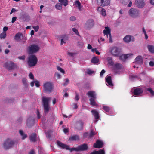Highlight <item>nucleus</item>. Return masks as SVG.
Segmentation results:
<instances>
[{"label": "nucleus", "mask_w": 154, "mask_h": 154, "mask_svg": "<svg viewBox=\"0 0 154 154\" xmlns=\"http://www.w3.org/2000/svg\"><path fill=\"white\" fill-rule=\"evenodd\" d=\"M111 54L114 56H120L119 59L123 61L129 57H131L133 55L132 53L122 54V52L121 49H111L110 51Z\"/></svg>", "instance_id": "f257e3e1"}, {"label": "nucleus", "mask_w": 154, "mask_h": 154, "mask_svg": "<svg viewBox=\"0 0 154 154\" xmlns=\"http://www.w3.org/2000/svg\"><path fill=\"white\" fill-rule=\"evenodd\" d=\"M87 94L88 97H91L89 99L90 104L91 105L97 106L98 104L95 101V99L97 98L95 92L90 91L88 92Z\"/></svg>", "instance_id": "f03ea898"}, {"label": "nucleus", "mask_w": 154, "mask_h": 154, "mask_svg": "<svg viewBox=\"0 0 154 154\" xmlns=\"http://www.w3.org/2000/svg\"><path fill=\"white\" fill-rule=\"evenodd\" d=\"M37 58L34 55H30L27 58V64L30 67L35 66L37 64Z\"/></svg>", "instance_id": "7ed1b4c3"}, {"label": "nucleus", "mask_w": 154, "mask_h": 154, "mask_svg": "<svg viewBox=\"0 0 154 154\" xmlns=\"http://www.w3.org/2000/svg\"><path fill=\"white\" fill-rule=\"evenodd\" d=\"M43 87V91L45 93H50L53 91V84L51 82H46L44 83Z\"/></svg>", "instance_id": "20e7f679"}, {"label": "nucleus", "mask_w": 154, "mask_h": 154, "mask_svg": "<svg viewBox=\"0 0 154 154\" xmlns=\"http://www.w3.org/2000/svg\"><path fill=\"white\" fill-rule=\"evenodd\" d=\"M51 100V98L49 97H43L42 98V102L44 107V111L45 113H48L49 111L50 107L49 102Z\"/></svg>", "instance_id": "39448f33"}, {"label": "nucleus", "mask_w": 154, "mask_h": 154, "mask_svg": "<svg viewBox=\"0 0 154 154\" xmlns=\"http://www.w3.org/2000/svg\"><path fill=\"white\" fill-rule=\"evenodd\" d=\"M4 67L9 70H12L17 69V65L12 61H9L5 63L4 65Z\"/></svg>", "instance_id": "423d86ee"}, {"label": "nucleus", "mask_w": 154, "mask_h": 154, "mask_svg": "<svg viewBox=\"0 0 154 154\" xmlns=\"http://www.w3.org/2000/svg\"><path fill=\"white\" fill-rule=\"evenodd\" d=\"M128 13L130 16L133 18L138 17L140 14L139 10L134 8L130 9Z\"/></svg>", "instance_id": "0eeeda50"}, {"label": "nucleus", "mask_w": 154, "mask_h": 154, "mask_svg": "<svg viewBox=\"0 0 154 154\" xmlns=\"http://www.w3.org/2000/svg\"><path fill=\"white\" fill-rule=\"evenodd\" d=\"M105 29L103 31L104 35H106L108 38H109V42L112 43V41L111 34L110 29L108 27H105Z\"/></svg>", "instance_id": "6e6552de"}, {"label": "nucleus", "mask_w": 154, "mask_h": 154, "mask_svg": "<svg viewBox=\"0 0 154 154\" xmlns=\"http://www.w3.org/2000/svg\"><path fill=\"white\" fill-rule=\"evenodd\" d=\"M14 143V142L12 140L8 139L5 141L3 145L4 148L7 149L12 147Z\"/></svg>", "instance_id": "1a4fd4ad"}, {"label": "nucleus", "mask_w": 154, "mask_h": 154, "mask_svg": "<svg viewBox=\"0 0 154 154\" xmlns=\"http://www.w3.org/2000/svg\"><path fill=\"white\" fill-rule=\"evenodd\" d=\"M94 25V21L93 19H90L86 22L85 25L86 28L89 29L91 28Z\"/></svg>", "instance_id": "9d476101"}, {"label": "nucleus", "mask_w": 154, "mask_h": 154, "mask_svg": "<svg viewBox=\"0 0 154 154\" xmlns=\"http://www.w3.org/2000/svg\"><path fill=\"white\" fill-rule=\"evenodd\" d=\"M98 5L103 7L108 5L110 4L109 0H97Z\"/></svg>", "instance_id": "9b49d317"}, {"label": "nucleus", "mask_w": 154, "mask_h": 154, "mask_svg": "<svg viewBox=\"0 0 154 154\" xmlns=\"http://www.w3.org/2000/svg\"><path fill=\"white\" fill-rule=\"evenodd\" d=\"M77 147L78 151H85L87 150L88 148V145L86 143L81 144L78 146Z\"/></svg>", "instance_id": "f8f14e48"}, {"label": "nucleus", "mask_w": 154, "mask_h": 154, "mask_svg": "<svg viewBox=\"0 0 154 154\" xmlns=\"http://www.w3.org/2000/svg\"><path fill=\"white\" fill-rule=\"evenodd\" d=\"M123 40L126 43H129L131 41H134L135 39L133 36L130 35H127L123 38Z\"/></svg>", "instance_id": "ddd939ff"}, {"label": "nucleus", "mask_w": 154, "mask_h": 154, "mask_svg": "<svg viewBox=\"0 0 154 154\" xmlns=\"http://www.w3.org/2000/svg\"><path fill=\"white\" fill-rule=\"evenodd\" d=\"M143 91V90L142 88H137L134 89L133 91V94L134 96H140Z\"/></svg>", "instance_id": "4468645a"}, {"label": "nucleus", "mask_w": 154, "mask_h": 154, "mask_svg": "<svg viewBox=\"0 0 154 154\" xmlns=\"http://www.w3.org/2000/svg\"><path fill=\"white\" fill-rule=\"evenodd\" d=\"M103 143L101 141L98 140L93 145L94 147L95 148H100L103 147Z\"/></svg>", "instance_id": "2eb2a0df"}, {"label": "nucleus", "mask_w": 154, "mask_h": 154, "mask_svg": "<svg viewBox=\"0 0 154 154\" xmlns=\"http://www.w3.org/2000/svg\"><path fill=\"white\" fill-rule=\"evenodd\" d=\"M135 4L139 8H142L145 5L144 0H135Z\"/></svg>", "instance_id": "dca6fc26"}, {"label": "nucleus", "mask_w": 154, "mask_h": 154, "mask_svg": "<svg viewBox=\"0 0 154 154\" xmlns=\"http://www.w3.org/2000/svg\"><path fill=\"white\" fill-rule=\"evenodd\" d=\"M135 63L138 64H142L143 63V57L141 56H138L135 59Z\"/></svg>", "instance_id": "f3484780"}, {"label": "nucleus", "mask_w": 154, "mask_h": 154, "mask_svg": "<svg viewBox=\"0 0 154 154\" xmlns=\"http://www.w3.org/2000/svg\"><path fill=\"white\" fill-rule=\"evenodd\" d=\"M106 83H107V85L109 86L110 88H112L113 86L112 83L111 77L110 76H109L107 77L106 81Z\"/></svg>", "instance_id": "a211bd4d"}, {"label": "nucleus", "mask_w": 154, "mask_h": 154, "mask_svg": "<svg viewBox=\"0 0 154 154\" xmlns=\"http://www.w3.org/2000/svg\"><path fill=\"white\" fill-rule=\"evenodd\" d=\"M57 144L58 146L62 149H65L66 150H68L69 149L68 146L65 144L59 141H57Z\"/></svg>", "instance_id": "6ab92c4d"}, {"label": "nucleus", "mask_w": 154, "mask_h": 154, "mask_svg": "<svg viewBox=\"0 0 154 154\" xmlns=\"http://www.w3.org/2000/svg\"><path fill=\"white\" fill-rule=\"evenodd\" d=\"M91 112L92 113L95 119L96 120L98 119L99 118V115L98 112L95 110H92L91 111Z\"/></svg>", "instance_id": "aec40b11"}, {"label": "nucleus", "mask_w": 154, "mask_h": 154, "mask_svg": "<svg viewBox=\"0 0 154 154\" xmlns=\"http://www.w3.org/2000/svg\"><path fill=\"white\" fill-rule=\"evenodd\" d=\"M79 139V136L77 135H75L71 136L69 138V141H76Z\"/></svg>", "instance_id": "412c9836"}, {"label": "nucleus", "mask_w": 154, "mask_h": 154, "mask_svg": "<svg viewBox=\"0 0 154 154\" xmlns=\"http://www.w3.org/2000/svg\"><path fill=\"white\" fill-rule=\"evenodd\" d=\"M97 10L98 11H101V14L103 16H104L106 15V11L103 8L101 7H99L98 8Z\"/></svg>", "instance_id": "4be33fe9"}, {"label": "nucleus", "mask_w": 154, "mask_h": 154, "mask_svg": "<svg viewBox=\"0 0 154 154\" xmlns=\"http://www.w3.org/2000/svg\"><path fill=\"white\" fill-rule=\"evenodd\" d=\"M39 49H29L28 52L29 54H32L37 52Z\"/></svg>", "instance_id": "5701e85b"}, {"label": "nucleus", "mask_w": 154, "mask_h": 154, "mask_svg": "<svg viewBox=\"0 0 154 154\" xmlns=\"http://www.w3.org/2000/svg\"><path fill=\"white\" fill-rule=\"evenodd\" d=\"M30 138L32 141L35 142L36 140V134L33 133L31 134L30 137Z\"/></svg>", "instance_id": "b1692460"}, {"label": "nucleus", "mask_w": 154, "mask_h": 154, "mask_svg": "<svg viewBox=\"0 0 154 154\" xmlns=\"http://www.w3.org/2000/svg\"><path fill=\"white\" fill-rule=\"evenodd\" d=\"M78 126L77 128L79 130H81L83 128L84 123L81 120L78 122Z\"/></svg>", "instance_id": "393cba45"}, {"label": "nucleus", "mask_w": 154, "mask_h": 154, "mask_svg": "<svg viewBox=\"0 0 154 154\" xmlns=\"http://www.w3.org/2000/svg\"><path fill=\"white\" fill-rule=\"evenodd\" d=\"M60 3L66 6L68 4V0H58Z\"/></svg>", "instance_id": "a878e982"}, {"label": "nucleus", "mask_w": 154, "mask_h": 154, "mask_svg": "<svg viewBox=\"0 0 154 154\" xmlns=\"http://www.w3.org/2000/svg\"><path fill=\"white\" fill-rule=\"evenodd\" d=\"M98 58L96 57H93L91 60V62L94 64L97 63L99 62Z\"/></svg>", "instance_id": "bb28decb"}, {"label": "nucleus", "mask_w": 154, "mask_h": 154, "mask_svg": "<svg viewBox=\"0 0 154 154\" xmlns=\"http://www.w3.org/2000/svg\"><path fill=\"white\" fill-rule=\"evenodd\" d=\"M19 132L22 136V140H24L27 137V135L24 134L22 130H20L19 131Z\"/></svg>", "instance_id": "cd10ccee"}, {"label": "nucleus", "mask_w": 154, "mask_h": 154, "mask_svg": "<svg viewBox=\"0 0 154 154\" xmlns=\"http://www.w3.org/2000/svg\"><path fill=\"white\" fill-rule=\"evenodd\" d=\"M52 133V132L50 130H49L47 132L46 137L48 139H50L51 138Z\"/></svg>", "instance_id": "c85d7f7f"}, {"label": "nucleus", "mask_w": 154, "mask_h": 154, "mask_svg": "<svg viewBox=\"0 0 154 154\" xmlns=\"http://www.w3.org/2000/svg\"><path fill=\"white\" fill-rule=\"evenodd\" d=\"M75 4L76 7H77L80 10L81 8V7L80 2L78 1H76L75 2Z\"/></svg>", "instance_id": "c756f323"}, {"label": "nucleus", "mask_w": 154, "mask_h": 154, "mask_svg": "<svg viewBox=\"0 0 154 154\" xmlns=\"http://www.w3.org/2000/svg\"><path fill=\"white\" fill-rule=\"evenodd\" d=\"M62 5L60 3H57L55 5L56 8L58 10H60L62 9Z\"/></svg>", "instance_id": "7c9ffc66"}, {"label": "nucleus", "mask_w": 154, "mask_h": 154, "mask_svg": "<svg viewBox=\"0 0 154 154\" xmlns=\"http://www.w3.org/2000/svg\"><path fill=\"white\" fill-rule=\"evenodd\" d=\"M122 66L121 64L117 63L115 65L114 67L116 69H120L122 68Z\"/></svg>", "instance_id": "2f4dec72"}, {"label": "nucleus", "mask_w": 154, "mask_h": 154, "mask_svg": "<svg viewBox=\"0 0 154 154\" xmlns=\"http://www.w3.org/2000/svg\"><path fill=\"white\" fill-rule=\"evenodd\" d=\"M78 53L77 52H67V54L70 57H73L74 56L78 54Z\"/></svg>", "instance_id": "473e14b6"}, {"label": "nucleus", "mask_w": 154, "mask_h": 154, "mask_svg": "<svg viewBox=\"0 0 154 154\" xmlns=\"http://www.w3.org/2000/svg\"><path fill=\"white\" fill-rule=\"evenodd\" d=\"M96 133L94 132L93 130H91L89 134V137L91 138L96 134Z\"/></svg>", "instance_id": "72a5a7b5"}, {"label": "nucleus", "mask_w": 154, "mask_h": 154, "mask_svg": "<svg viewBox=\"0 0 154 154\" xmlns=\"http://www.w3.org/2000/svg\"><path fill=\"white\" fill-rule=\"evenodd\" d=\"M108 63L111 65H112L113 64V62L112 61V59L110 57H108L107 58Z\"/></svg>", "instance_id": "f704fd0d"}, {"label": "nucleus", "mask_w": 154, "mask_h": 154, "mask_svg": "<svg viewBox=\"0 0 154 154\" xmlns=\"http://www.w3.org/2000/svg\"><path fill=\"white\" fill-rule=\"evenodd\" d=\"M147 90L150 92L152 96H154V91L151 88H148L147 89Z\"/></svg>", "instance_id": "c9c22d12"}, {"label": "nucleus", "mask_w": 154, "mask_h": 154, "mask_svg": "<svg viewBox=\"0 0 154 154\" xmlns=\"http://www.w3.org/2000/svg\"><path fill=\"white\" fill-rule=\"evenodd\" d=\"M21 35V34L20 33H17L15 36V39L16 40H18L20 38V36Z\"/></svg>", "instance_id": "e433bc0d"}, {"label": "nucleus", "mask_w": 154, "mask_h": 154, "mask_svg": "<svg viewBox=\"0 0 154 154\" xmlns=\"http://www.w3.org/2000/svg\"><path fill=\"white\" fill-rule=\"evenodd\" d=\"M103 109L105 111L107 112H109L110 110V108L109 107L106 106H103Z\"/></svg>", "instance_id": "4c0bfd02"}, {"label": "nucleus", "mask_w": 154, "mask_h": 154, "mask_svg": "<svg viewBox=\"0 0 154 154\" xmlns=\"http://www.w3.org/2000/svg\"><path fill=\"white\" fill-rule=\"evenodd\" d=\"M131 0H120L121 2L124 5H126Z\"/></svg>", "instance_id": "58836bf2"}, {"label": "nucleus", "mask_w": 154, "mask_h": 154, "mask_svg": "<svg viewBox=\"0 0 154 154\" xmlns=\"http://www.w3.org/2000/svg\"><path fill=\"white\" fill-rule=\"evenodd\" d=\"M91 51L92 52H95L98 55H100V53L97 50V49H91Z\"/></svg>", "instance_id": "ea45409f"}, {"label": "nucleus", "mask_w": 154, "mask_h": 154, "mask_svg": "<svg viewBox=\"0 0 154 154\" xmlns=\"http://www.w3.org/2000/svg\"><path fill=\"white\" fill-rule=\"evenodd\" d=\"M97 154H105V152L103 149H100L98 151H97Z\"/></svg>", "instance_id": "a19ab883"}, {"label": "nucleus", "mask_w": 154, "mask_h": 154, "mask_svg": "<svg viewBox=\"0 0 154 154\" xmlns=\"http://www.w3.org/2000/svg\"><path fill=\"white\" fill-rule=\"evenodd\" d=\"M72 30L77 35H78L80 37H81V36H80V35L79 34V33L77 29H75V28H73L72 29Z\"/></svg>", "instance_id": "79ce46f5"}, {"label": "nucleus", "mask_w": 154, "mask_h": 154, "mask_svg": "<svg viewBox=\"0 0 154 154\" xmlns=\"http://www.w3.org/2000/svg\"><path fill=\"white\" fill-rule=\"evenodd\" d=\"M6 33L5 32H4L0 34V37L1 38H5L6 37Z\"/></svg>", "instance_id": "37998d69"}, {"label": "nucleus", "mask_w": 154, "mask_h": 154, "mask_svg": "<svg viewBox=\"0 0 154 154\" xmlns=\"http://www.w3.org/2000/svg\"><path fill=\"white\" fill-rule=\"evenodd\" d=\"M29 48H39V47L37 45L35 44H33L31 45Z\"/></svg>", "instance_id": "c03bdc74"}, {"label": "nucleus", "mask_w": 154, "mask_h": 154, "mask_svg": "<svg viewBox=\"0 0 154 154\" xmlns=\"http://www.w3.org/2000/svg\"><path fill=\"white\" fill-rule=\"evenodd\" d=\"M57 70L60 71V72H61L63 73H64L65 72L64 71V70L61 68L60 67V66H57Z\"/></svg>", "instance_id": "a18cd8bd"}, {"label": "nucleus", "mask_w": 154, "mask_h": 154, "mask_svg": "<svg viewBox=\"0 0 154 154\" xmlns=\"http://www.w3.org/2000/svg\"><path fill=\"white\" fill-rule=\"evenodd\" d=\"M35 84L36 86L37 87H39L40 85L39 84V82L38 81H35Z\"/></svg>", "instance_id": "49530a36"}, {"label": "nucleus", "mask_w": 154, "mask_h": 154, "mask_svg": "<svg viewBox=\"0 0 154 154\" xmlns=\"http://www.w3.org/2000/svg\"><path fill=\"white\" fill-rule=\"evenodd\" d=\"M70 150V152H72V151H78V147L76 148H72L71 149L69 148V149Z\"/></svg>", "instance_id": "de8ad7c7"}, {"label": "nucleus", "mask_w": 154, "mask_h": 154, "mask_svg": "<svg viewBox=\"0 0 154 154\" xmlns=\"http://www.w3.org/2000/svg\"><path fill=\"white\" fill-rule=\"evenodd\" d=\"M65 83L63 84V86H65V85H67L69 82V79L67 78L65 79Z\"/></svg>", "instance_id": "09e8293b"}, {"label": "nucleus", "mask_w": 154, "mask_h": 154, "mask_svg": "<svg viewBox=\"0 0 154 154\" xmlns=\"http://www.w3.org/2000/svg\"><path fill=\"white\" fill-rule=\"evenodd\" d=\"M22 82L24 85H26L27 84L26 79L25 78H23L22 79Z\"/></svg>", "instance_id": "8fccbe9b"}, {"label": "nucleus", "mask_w": 154, "mask_h": 154, "mask_svg": "<svg viewBox=\"0 0 154 154\" xmlns=\"http://www.w3.org/2000/svg\"><path fill=\"white\" fill-rule=\"evenodd\" d=\"M55 76H56L58 79H60L61 78L60 75L57 72L55 73Z\"/></svg>", "instance_id": "3c124183"}, {"label": "nucleus", "mask_w": 154, "mask_h": 154, "mask_svg": "<svg viewBox=\"0 0 154 154\" xmlns=\"http://www.w3.org/2000/svg\"><path fill=\"white\" fill-rule=\"evenodd\" d=\"M105 72V71L104 69H103L101 71L100 74V77H103V74Z\"/></svg>", "instance_id": "603ef678"}, {"label": "nucleus", "mask_w": 154, "mask_h": 154, "mask_svg": "<svg viewBox=\"0 0 154 154\" xmlns=\"http://www.w3.org/2000/svg\"><path fill=\"white\" fill-rule=\"evenodd\" d=\"M79 99V94L77 93H76V96L74 98L75 100V101H78Z\"/></svg>", "instance_id": "864d4df0"}, {"label": "nucleus", "mask_w": 154, "mask_h": 154, "mask_svg": "<svg viewBox=\"0 0 154 154\" xmlns=\"http://www.w3.org/2000/svg\"><path fill=\"white\" fill-rule=\"evenodd\" d=\"M29 77L31 79L33 80L34 79V76L33 74L32 73H30L29 74Z\"/></svg>", "instance_id": "5fc2aeb1"}, {"label": "nucleus", "mask_w": 154, "mask_h": 154, "mask_svg": "<svg viewBox=\"0 0 154 154\" xmlns=\"http://www.w3.org/2000/svg\"><path fill=\"white\" fill-rule=\"evenodd\" d=\"M33 28L35 30V32H37L39 29V26H36L33 27Z\"/></svg>", "instance_id": "6e6d98bb"}, {"label": "nucleus", "mask_w": 154, "mask_h": 154, "mask_svg": "<svg viewBox=\"0 0 154 154\" xmlns=\"http://www.w3.org/2000/svg\"><path fill=\"white\" fill-rule=\"evenodd\" d=\"M94 72V71H91V70L88 69L87 70V73L88 74H91L93 73Z\"/></svg>", "instance_id": "4d7b16f0"}, {"label": "nucleus", "mask_w": 154, "mask_h": 154, "mask_svg": "<svg viewBox=\"0 0 154 154\" xmlns=\"http://www.w3.org/2000/svg\"><path fill=\"white\" fill-rule=\"evenodd\" d=\"M83 43L82 42H78L77 43V45L79 46V47H83Z\"/></svg>", "instance_id": "13d9d810"}, {"label": "nucleus", "mask_w": 154, "mask_h": 154, "mask_svg": "<svg viewBox=\"0 0 154 154\" xmlns=\"http://www.w3.org/2000/svg\"><path fill=\"white\" fill-rule=\"evenodd\" d=\"M137 76L136 75H130V79H132L134 78H137Z\"/></svg>", "instance_id": "bf43d9fd"}, {"label": "nucleus", "mask_w": 154, "mask_h": 154, "mask_svg": "<svg viewBox=\"0 0 154 154\" xmlns=\"http://www.w3.org/2000/svg\"><path fill=\"white\" fill-rule=\"evenodd\" d=\"M37 118L38 119H40L41 117L40 113L38 110V109L37 110Z\"/></svg>", "instance_id": "052dcab7"}, {"label": "nucleus", "mask_w": 154, "mask_h": 154, "mask_svg": "<svg viewBox=\"0 0 154 154\" xmlns=\"http://www.w3.org/2000/svg\"><path fill=\"white\" fill-rule=\"evenodd\" d=\"M25 57L24 55L22 56H19L18 57V58L22 60H24L25 59Z\"/></svg>", "instance_id": "680f3d73"}, {"label": "nucleus", "mask_w": 154, "mask_h": 154, "mask_svg": "<svg viewBox=\"0 0 154 154\" xmlns=\"http://www.w3.org/2000/svg\"><path fill=\"white\" fill-rule=\"evenodd\" d=\"M70 20L71 21H73L76 20V18L74 16H72L70 17Z\"/></svg>", "instance_id": "e2e57ef3"}, {"label": "nucleus", "mask_w": 154, "mask_h": 154, "mask_svg": "<svg viewBox=\"0 0 154 154\" xmlns=\"http://www.w3.org/2000/svg\"><path fill=\"white\" fill-rule=\"evenodd\" d=\"M149 65L151 66H154V62L151 61L149 63Z\"/></svg>", "instance_id": "0e129e2a"}, {"label": "nucleus", "mask_w": 154, "mask_h": 154, "mask_svg": "<svg viewBox=\"0 0 154 154\" xmlns=\"http://www.w3.org/2000/svg\"><path fill=\"white\" fill-rule=\"evenodd\" d=\"M35 152L33 149L31 150L28 153V154H35Z\"/></svg>", "instance_id": "69168bd1"}, {"label": "nucleus", "mask_w": 154, "mask_h": 154, "mask_svg": "<svg viewBox=\"0 0 154 154\" xmlns=\"http://www.w3.org/2000/svg\"><path fill=\"white\" fill-rule=\"evenodd\" d=\"M17 17H14L12 18L11 22L13 23H14L16 20Z\"/></svg>", "instance_id": "338daca9"}, {"label": "nucleus", "mask_w": 154, "mask_h": 154, "mask_svg": "<svg viewBox=\"0 0 154 154\" xmlns=\"http://www.w3.org/2000/svg\"><path fill=\"white\" fill-rule=\"evenodd\" d=\"M149 51L151 53H154V49H148Z\"/></svg>", "instance_id": "774afa93"}]
</instances>
